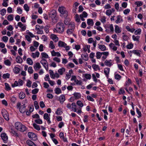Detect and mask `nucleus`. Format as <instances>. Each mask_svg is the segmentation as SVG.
I'll list each match as a JSON object with an SVG mask.
<instances>
[{
	"instance_id": "nucleus-41",
	"label": "nucleus",
	"mask_w": 146,
	"mask_h": 146,
	"mask_svg": "<svg viewBox=\"0 0 146 146\" xmlns=\"http://www.w3.org/2000/svg\"><path fill=\"white\" fill-rule=\"evenodd\" d=\"M83 77L88 80L90 79L91 77V75L90 74L87 73L83 74Z\"/></svg>"
},
{
	"instance_id": "nucleus-8",
	"label": "nucleus",
	"mask_w": 146,
	"mask_h": 146,
	"mask_svg": "<svg viewBox=\"0 0 146 146\" xmlns=\"http://www.w3.org/2000/svg\"><path fill=\"white\" fill-rule=\"evenodd\" d=\"M49 73L50 77L52 79H54L55 78H58L60 77L59 74L57 72H56L54 74L53 71L51 70H49Z\"/></svg>"
},
{
	"instance_id": "nucleus-13",
	"label": "nucleus",
	"mask_w": 146,
	"mask_h": 146,
	"mask_svg": "<svg viewBox=\"0 0 146 146\" xmlns=\"http://www.w3.org/2000/svg\"><path fill=\"white\" fill-rule=\"evenodd\" d=\"M28 135L29 137L33 141H36L37 139L36 135L33 132H29L28 133Z\"/></svg>"
},
{
	"instance_id": "nucleus-48",
	"label": "nucleus",
	"mask_w": 146,
	"mask_h": 146,
	"mask_svg": "<svg viewBox=\"0 0 146 146\" xmlns=\"http://www.w3.org/2000/svg\"><path fill=\"white\" fill-rule=\"evenodd\" d=\"M14 19V15L13 14L9 15L7 17V19L9 21H12Z\"/></svg>"
},
{
	"instance_id": "nucleus-20",
	"label": "nucleus",
	"mask_w": 146,
	"mask_h": 146,
	"mask_svg": "<svg viewBox=\"0 0 146 146\" xmlns=\"http://www.w3.org/2000/svg\"><path fill=\"white\" fill-rule=\"evenodd\" d=\"M104 64L107 66L111 67L113 64V61L112 60H106L104 62Z\"/></svg>"
},
{
	"instance_id": "nucleus-14",
	"label": "nucleus",
	"mask_w": 146,
	"mask_h": 146,
	"mask_svg": "<svg viewBox=\"0 0 146 146\" xmlns=\"http://www.w3.org/2000/svg\"><path fill=\"white\" fill-rule=\"evenodd\" d=\"M130 53H132L136 56L140 57L141 53V51L140 50H135L130 51L129 52L130 54Z\"/></svg>"
},
{
	"instance_id": "nucleus-30",
	"label": "nucleus",
	"mask_w": 146,
	"mask_h": 146,
	"mask_svg": "<svg viewBox=\"0 0 146 146\" xmlns=\"http://www.w3.org/2000/svg\"><path fill=\"white\" fill-rule=\"evenodd\" d=\"M82 58L85 61H87L88 59V55L87 53H85L81 55Z\"/></svg>"
},
{
	"instance_id": "nucleus-4",
	"label": "nucleus",
	"mask_w": 146,
	"mask_h": 146,
	"mask_svg": "<svg viewBox=\"0 0 146 146\" xmlns=\"http://www.w3.org/2000/svg\"><path fill=\"white\" fill-rule=\"evenodd\" d=\"M125 29L128 32L131 33H133L134 32V34L135 35H140L141 32V29L139 28L135 30V29L133 28H130L128 26H127L125 27Z\"/></svg>"
},
{
	"instance_id": "nucleus-60",
	"label": "nucleus",
	"mask_w": 146,
	"mask_h": 146,
	"mask_svg": "<svg viewBox=\"0 0 146 146\" xmlns=\"http://www.w3.org/2000/svg\"><path fill=\"white\" fill-rule=\"evenodd\" d=\"M23 8L27 12H28L29 10V7L27 4H24Z\"/></svg>"
},
{
	"instance_id": "nucleus-44",
	"label": "nucleus",
	"mask_w": 146,
	"mask_h": 146,
	"mask_svg": "<svg viewBox=\"0 0 146 146\" xmlns=\"http://www.w3.org/2000/svg\"><path fill=\"white\" fill-rule=\"evenodd\" d=\"M25 97V94L23 92H21L19 94V98L21 99H23Z\"/></svg>"
},
{
	"instance_id": "nucleus-31",
	"label": "nucleus",
	"mask_w": 146,
	"mask_h": 146,
	"mask_svg": "<svg viewBox=\"0 0 146 146\" xmlns=\"http://www.w3.org/2000/svg\"><path fill=\"white\" fill-rule=\"evenodd\" d=\"M73 95L75 98L76 99L80 98L81 96V95L80 93L75 92Z\"/></svg>"
},
{
	"instance_id": "nucleus-17",
	"label": "nucleus",
	"mask_w": 146,
	"mask_h": 146,
	"mask_svg": "<svg viewBox=\"0 0 146 146\" xmlns=\"http://www.w3.org/2000/svg\"><path fill=\"white\" fill-rule=\"evenodd\" d=\"M106 30H108L109 32L113 33L114 32V28L112 24H110L107 27Z\"/></svg>"
},
{
	"instance_id": "nucleus-11",
	"label": "nucleus",
	"mask_w": 146,
	"mask_h": 146,
	"mask_svg": "<svg viewBox=\"0 0 146 146\" xmlns=\"http://www.w3.org/2000/svg\"><path fill=\"white\" fill-rule=\"evenodd\" d=\"M50 114L45 113L43 115V118L44 120H46L47 123L48 124H50L51 123V121H50Z\"/></svg>"
},
{
	"instance_id": "nucleus-7",
	"label": "nucleus",
	"mask_w": 146,
	"mask_h": 146,
	"mask_svg": "<svg viewBox=\"0 0 146 146\" xmlns=\"http://www.w3.org/2000/svg\"><path fill=\"white\" fill-rule=\"evenodd\" d=\"M69 27H72L71 29H68L66 31V33L68 35H71L73 33L75 29L74 24V23L70 24L69 25Z\"/></svg>"
},
{
	"instance_id": "nucleus-54",
	"label": "nucleus",
	"mask_w": 146,
	"mask_h": 146,
	"mask_svg": "<svg viewBox=\"0 0 146 146\" xmlns=\"http://www.w3.org/2000/svg\"><path fill=\"white\" fill-rule=\"evenodd\" d=\"M4 64L8 66H10L11 65V62L8 59H7L4 61Z\"/></svg>"
},
{
	"instance_id": "nucleus-61",
	"label": "nucleus",
	"mask_w": 146,
	"mask_h": 146,
	"mask_svg": "<svg viewBox=\"0 0 146 146\" xmlns=\"http://www.w3.org/2000/svg\"><path fill=\"white\" fill-rule=\"evenodd\" d=\"M74 64L71 62H70L68 64L67 66V68H72L74 67Z\"/></svg>"
},
{
	"instance_id": "nucleus-23",
	"label": "nucleus",
	"mask_w": 146,
	"mask_h": 146,
	"mask_svg": "<svg viewBox=\"0 0 146 146\" xmlns=\"http://www.w3.org/2000/svg\"><path fill=\"white\" fill-rule=\"evenodd\" d=\"M41 66L39 62H37L35 64L33 65L34 68L35 70L37 71L40 69Z\"/></svg>"
},
{
	"instance_id": "nucleus-34",
	"label": "nucleus",
	"mask_w": 146,
	"mask_h": 146,
	"mask_svg": "<svg viewBox=\"0 0 146 146\" xmlns=\"http://www.w3.org/2000/svg\"><path fill=\"white\" fill-rule=\"evenodd\" d=\"M9 131L13 135V136H18V134L17 131L13 129H11Z\"/></svg>"
},
{
	"instance_id": "nucleus-29",
	"label": "nucleus",
	"mask_w": 146,
	"mask_h": 146,
	"mask_svg": "<svg viewBox=\"0 0 146 146\" xmlns=\"http://www.w3.org/2000/svg\"><path fill=\"white\" fill-rule=\"evenodd\" d=\"M50 38L55 42H57L58 40V37L56 35L54 34H52L51 35Z\"/></svg>"
},
{
	"instance_id": "nucleus-57",
	"label": "nucleus",
	"mask_w": 146,
	"mask_h": 146,
	"mask_svg": "<svg viewBox=\"0 0 146 146\" xmlns=\"http://www.w3.org/2000/svg\"><path fill=\"white\" fill-rule=\"evenodd\" d=\"M33 125L34 128L38 131H39L40 129V126L35 123L33 124Z\"/></svg>"
},
{
	"instance_id": "nucleus-19",
	"label": "nucleus",
	"mask_w": 146,
	"mask_h": 146,
	"mask_svg": "<svg viewBox=\"0 0 146 146\" xmlns=\"http://www.w3.org/2000/svg\"><path fill=\"white\" fill-rule=\"evenodd\" d=\"M110 49L112 50L113 51H116L117 49V48L115 45L113 43L111 42L109 45Z\"/></svg>"
},
{
	"instance_id": "nucleus-9",
	"label": "nucleus",
	"mask_w": 146,
	"mask_h": 146,
	"mask_svg": "<svg viewBox=\"0 0 146 146\" xmlns=\"http://www.w3.org/2000/svg\"><path fill=\"white\" fill-rule=\"evenodd\" d=\"M58 11L62 15L65 14L67 15L68 14V12L66 10V8L62 6L59 7Z\"/></svg>"
},
{
	"instance_id": "nucleus-36",
	"label": "nucleus",
	"mask_w": 146,
	"mask_h": 146,
	"mask_svg": "<svg viewBox=\"0 0 146 146\" xmlns=\"http://www.w3.org/2000/svg\"><path fill=\"white\" fill-rule=\"evenodd\" d=\"M77 105L78 106V108L82 109V108L84 106L83 103L80 100H78L76 102Z\"/></svg>"
},
{
	"instance_id": "nucleus-3",
	"label": "nucleus",
	"mask_w": 146,
	"mask_h": 146,
	"mask_svg": "<svg viewBox=\"0 0 146 146\" xmlns=\"http://www.w3.org/2000/svg\"><path fill=\"white\" fill-rule=\"evenodd\" d=\"M14 127L16 130L21 132L25 131L27 129V128L25 125L19 121L15 123Z\"/></svg>"
},
{
	"instance_id": "nucleus-39",
	"label": "nucleus",
	"mask_w": 146,
	"mask_h": 146,
	"mask_svg": "<svg viewBox=\"0 0 146 146\" xmlns=\"http://www.w3.org/2000/svg\"><path fill=\"white\" fill-rule=\"evenodd\" d=\"M100 20L102 23L104 24L106 21V17L105 16H102L100 17Z\"/></svg>"
},
{
	"instance_id": "nucleus-21",
	"label": "nucleus",
	"mask_w": 146,
	"mask_h": 146,
	"mask_svg": "<svg viewBox=\"0 0 146 146\" xmlns=\"http://www.w3.org/2000/svg\"><path fill=\"white\" fill-rule=\"evenodd\" d=\"M88 14L85 11L83 12L82 14L80 15L81 19L83 21H85V19H84V18H86Z\"/></svg>"
},
{
	"instance_id": "nucleus-28",
	"label": "nucleus",
	"mask_w": 146,
	"mask_h": 146,
	"mask_svg": "<svg viewBox=\"0 0 146 146\" xmlns=\"http://www.w3.org/2000/svg\"><path fill=\"white\" fill-rule=\"evenodd\" d=\"M123 21L122 17L120 15H118L117 16V20H116L115 22L117 24L120 23Z\"/></svg>"
},
{
	"instance_id": "nucleus-52",
	"label": "nucleus",
	"mask_w": 146,
	"mask_h": 146,
	"mask_svg": "<svg viewBox=\"0 0 146 146\" xmlns=\"http://www.w3.org/2000/svg\"><path fill=\"white\" fill-rule=\"evenodd\" d=\"M20 70V69L17 67H15L13 69L14 72L15 74H18Z\"/></svg>"
},
{
	"instance_id": "nucleus-25",
	"label": "nucleus",
	"mask_w": 146,
	"mask_h": 146,
	"mask_svg": "<svg viewBox=\"0 0 146 146\" xmlns=\"http://www.w3.org/2000/svg\"><path fill=\"white\" fill-rule=\"evenodd\" d=\"M110 68H106L104 69V72L107 78H108L109 75L110 74Z\"/></svg>"
},
{
	"instance_id": "nucleus-12",
	"label": "nucleus",
	"mask_w": 146,
	"mask_h": 146,
	"mask_svg": "<svg viewBox=\"0 0 146 146\" xmlns=\"http://www.w3.org/2000/svg\"><path fill=\"white\" fill-rule=\"evenodd\" d=\"M40 63L42 65L43 67L46 70L48 69V62L46 60L42 59L40 61Z\"/></svg>"
},
{
	"instance_id": "nucleus-5",
	"label": "nucleus",
	"mask_w": 146,
	"mask_h": 146,
	"mask_svg": "<svg viewBox=\"0 0 146 146\" xmlns=\"http://www.w3.org/2000/svg\"><path fill=\"white\" fill-rule=\"evenodd\" d=\"M17 107L19 109L20 112L22 113H23L26 111V106L25 104L21 105L20 102H18L17 103Z\"/></svg>"
},
{
	"instance_id": "nucleus-18",
	"label": "nucleus",
	"mask_w": 146,
	"mask_h": 146,
	"mask_svg": "<svg viewBox=\"0 0 146 146\" xmlns=\"http://www.w3.org/2000/svg\"><path fill=\"white\" fill-rule=\"evenodd\" d=\"M17 26L21 28L22 31H24L26 29V26L22 24L21 22H19L17 23Z\"/></svg>"
},
{
	"instance_id": "nucleus-55",
	"label": "nucleus",
	"mask_w": 146,
	"mask_h": 146,
	"mask_svg": "<svg viewBox=\"0 0 146 146\" xmlns=\"http://www.w3.org/2000/svg\"><path fill=\"white\" fill-rule=\"evenodd\" d=\"M5 89L7 91H9L11 90V88L9 85L7 83H5Z\"/></svg>"
},
{
	"instance_id": "nucleus-33",
	"label": "nucleus",
	"mask_w": 146,
	"mask_h": 146,
	"mask_svg": "<svg viewBox=\"0 0 146 146\" xmlns=\"http://www.w3.org/2000/svg\"><path fill=\"white\" fill-rule=\"evenodd\" d=\"M59 100L61 103H63L65 100V96L64 94L61 95L59 97Z\"/></svg>"
},
{
	"instance_id": "nucleus-26",
	"label": "nucleus",
	"mask_w": 146,
	"mask_h": 146,
	"mask_svg": "<svg viewBox=\"0 0 146 146\" xmlns=\"http://www.w3.org/2000/svg\"><path fill=\"white\" fill-rule=\"evenodd\" d=\"M59 137L60 139H62L64 142H68L67 139L66 137H64V133L63 132H60L59 134Z\"/></svg>"
},
{
	"instance_id": "nucleus-56",
	"label": "nucleus",
	"mask_w": 146,
	"mask_h": 146,
	"mask_svg": "<svg viewBox=\"0 0 146 146\" xmlns=\"http://www.w3.org/2000/svg\"><path fill=\"white\" fill-rule=\"evenodd\" d=\"M27 63L30 65H32L33 64V62L32 60L30 58H28L27 60Z\"/></svg>"
},
{
	"instance_id": "nucleus-24",
	"label": "nucleus",
	"mask_w": 146,
	"mask_h": 146,
	"mask_svg": "<svg viewBox=\"0 0 146 146\" xmlns=\"http://www.w3.org/2000/svg\"><path fill=\"white\" fill-rule=\"evenodd\" d=\"M52 56H57V57H60L61 55L60 53L59 52H55L54 50H53L50 52Z\"/></svg>"
},
{
	"instance_id": "nucleus-42",
	"label": "nucleus",
	"mask_w": 146,
	"mask_h": 146,
	"mask_svg": "<svg viewBox=\"0 0 146 146\" xmlns=\"http://www.w3.org/2000/svg\"><path fill=\"white\" fill-rule=\"evenodd\" d=\"M80 17V16L78 14H76L74 17V19L76 21L79 23L81 22Z\"/></svg>"
},
{
	"instance_id": "nucleus-38",
	"label": "nucleus",
	"mask_w": 146,
	"mask_h": 146,
	"mask_svg": "<svg viewBox=\"0 0 146 146\" xmlns=\"http://www.w3.org/2000/svg\"><path fill=\"white\" fill-rule=\"evenodd\" d=\"M87 24L88 25L93 26L94 24V23L93 20L90 19H87Z\"/></svg>"
},
{
	"instance_id": "nucleus-10",
	"label": "nucleus",
	"mask_w": 146,
	"mask_h": 146,
	"mask_svg": "<svg viewBox=\"0 0 146 146\" xmlns=\"http://www.w3.org/2000/svg\"><path fill=\"white\" fill-rule=\"evenodd\" d=\"M1 113L4 118L7 121L9 120L8 114L7 111L5 109H3L1 110Z\"/></svg>"
},
{
	"instance_id": "nucleus-45",
	"label": "nucleus",
	"mask_w": 146,
	"mask_h": 146,
	"mask_svg": "<svg viewBox=\"0 0 146 146\" xmlns=\"http://www.w3.org/2000/svg\"><path fill=\"white\" fill-rule=\"evenodd\" d=\"M140 38V36L138 35L135 36L134 35H133L132 36L133 40L135 41H139Z\"/></svg>"
},
{
	"instance_id": "nucleus-59",
	"label": "nucleus",
	"mask_w": 146,
	"mask_h": 146,
	"mask_svg": "<svg viewBox=\"0 0 146 146\" xmlns=\"http://www.w3.org/2000/svg\"><path fill=\"white\" fill-rule=\"evenodd\" d=\"M10 74L9 73H7L4 74L2 76L3 78L4 79L9 78Z\"/></svg>"
},
{
	"instance_id": "nucleus-49",
	"label": "nucleus",
	"mask_w": 146,
	"mask_h": 146,
	"mask_svg": "<svg viewBox=\"0 0 146 146\" xmlns=\"http://www.w3.org/2000/svg\"><path fill=\"white\" fill-rule=\"evenodd\" d=\"M41 55L42 56V59H44L43 58H48L49 57L48 56L46 53L43 52L41 53Z\"/></svg>"
},
{
	"instance_id": "nucleus-15",
	"label": "nucleus",
	"mask_w": 146,
	"mask_h": 146,
	"mask_svg": "<svg viewBox=\"0 0 146 146\" xmlns=\"http://www.w3.org/2000/svg\"><path fill=\"white\" fill-rule=\"evenodd\" d=\"M1 137L5 143H7L8 141V137L5 133H3L1 135Z\"/></svg>"
},
{
	"instance_id": "nucleus-32",
	"label": "nucleus",
	"mask_w": 146,
	"mask_h": 146,
	"mask_svg": "<svg viewBox=\"0 0 146 146\" xmlns=\"http://www.w3.org/2000/svg\"><path fill=\"white\" fill-rule=\"evenodd\" d=\"M40 53L38 51H36L35 53H32L31 56L33 58H35L36 57H38Z\"/></svg>"
},
{
	"instance_id": "nucleus-40",
	"label": "nucleus",
	"mask_w": 146,
	"mask_h": 146,
	"mask_svg": "<svg viewBox=\"0 0 146 146\" xmlns=\"http://www.w3.org/2000/svg\"><path fill=\"white\" fill-rule=\"evenodd\" d=\"M27 143L30 146H36V145L33 141L29 140H27Z\"/></svg>"
},
{
	"instance_id": "nucleus-47",
	"label": "nucleus",
	"mask_w": 146,
	"mask_h": 146,
	"mask_svg": "<svg viewBox=\"0 0 146 146\" xmlns=\"http://www.w3.org/2000/svg\"><path fill=\"white\" fill-rule=\"evenodd\" d=\"M92 67L95 71H97L98 70L100 69V68L98 65L96 64H93L92 66Z\"/></svg>"
},
{
	"instance_id": "nucleus-50",
	"label": "nucleus",
	"mask_w": 146,
	"mask_h": 146,
	"mask_svg": "<svg viewBox=\"0 0 146 146\" xmlns=\"http://www.w3.org/2000/svg\"><path fill=\"white\" fill-rule=\"evenodd\" d=\"M34 121L35 123L39 124H41L43 123L42 120L40 118V117L35 119Z\"/></svg>"
},
{
	"instance_id": "nucleus-43",
	"label": "nucleus",
	"mask_w": 146,
	"mask_h": 146,
	"mask_svg": "<svg viewBox=\"0 0 146 146\" xmlns=\"http://www.w3.org/2000/svg\"><path fill=\"white\" fill-rule=\"evenodd\" d=\"M16 61L17 63L20 64L21 63L23 62L22 58L19 56L16 57Z\"/></svg>"
},
{
	"instance_id": "nucleus-53",
	"label": "nucleus",
	"mask_w": 146,
	"mask_h": 146,
	"mask_svg": "<svg viewBox=\"0 0 146 146\" xmlns=\"http://www.w3.org/2000/svg\"><path fill=\"white\" fill-rule=\"evenodd\" d=\"M55 113L58 115H61L62 113V112L61 110V108H58L55 112Z\"/></svg>"
},
{
	"instance_id": "nucleus-63",
	"label": "nucleus",
	"mask_w": 146,
	"mask_h": 146,
	"mask_svg": "<svg viewBox=\"0 0 146 146\" xmlns=\"http://www.w3.org/2000/svg\"><path fill=\"white\" fill-rule=\"evenodd\" d=\"M28 72L30 74H32L33 73L34 71L31 66H30L28 68Z\"/></svg>"
},
{
	"instance_id": "nucleus-1",
	"label": "nucleus",
	"mask_w": 146,
	"mask_h": 146,
	"mask_svg": "<svg viewBox=\"0 0 146 146\" xmlns=\"http://www.w3.org/2000/svg\"><path fill=\"white\" fill-rule=\"evenodd\" d=\"M66 107L68 109L71 110L72 111L76 112L78 114L80 115L82 113L81 109L78 107L77 105L74 102H73L71 104H68Z\"/></svg>"
},
{
	"instance_id": "nucleus-62",
	"label": "nucleus",
	"mask_w": 146,
	"mask_h": 146,
	"mask_svg": "<svg viewBox=\"0 0 146 146\" xmlns=\"http://www.w3.org/2000/svg\"><path fill=\"white\" fill-rule=\"evenodd\" d=\"M34 105L36 110H37L39 108V106L37 101H35L34 103Z\"/></svg>"
},
{
	"instance_id": "nucleus-58",
	"label": "nucleus",
	"mask_w": 146,
	"mask_h": 146,
	"mask_svg": "<svg viewBox=\"0 0 146 146\" xmlns=\"http://www.w3.org/2000/svg\"><path fill=\"white\" fill-rule=\"evenodd\" d=\"M143 2L141 1H137L135 3V5H136L137 7L141 6L143 5Z\"/></svg>"
},
{
	"instance_id": "nucleus-22",
	"label": "nucleus",
	"mask_w": 146,
	"mask_h": 146,
	"mask_svg": "<svg viewBox=\"0 0 146 146\" xmlns=\"http://www.w3.org/2000/svg\"><path fill=\"white\" fill-rule=\"evenodd\" d=\"M88 42L89 44H90L93 42V44L94 47H96V40L94 41L92 38H90L88 39Z\"/></svg>"
},
{
	"instance_id": "nucleus-6",
	"label": "nucleus",
	"mask_w": 146,
	"mask_h": 146,
	"mask_svg": "<svg viewBox=\"0 0 146 146\" xmlns=\"http://www.w3.org/2000/svg\"><path fill=\"white\" fill-rule=\"evenodd\" d=\"M58 46L59 47H64L65 48L66 50H68L70 49L69 46H67L64 42L60 41L58 43Z\"/></svg>"
},
{
	"instance_id": "nucleus-16",
	"label": "nucleus",
	"mask_w": 146,
	"mask_h": 146,
	"mask_svg": "<svg viewBox=\"0 0 146 146\" xmlns=\"http://www.w3.org/2000/svg\"><path fill=\"white\" fill-rule=\"evenodd\" d=\"M35 30L37 31L36 32L37 34H42L43 33V31L41 29V27L38 25H36Z\"/></svg>"
},
{
	"instance_id": "nucleus-46",
	"label": "nucleus",
	"mask_w": 146,
	"mask_h": 146,
	"mask_svg": "<svg viewBox=\"0 0 146 146\" xmlns=\"http://www.w3.org/2000/svg\"><path fill=\"white\" fill-rule=\"evenodd\" d=\"M54 91L56 94H59L62 93V91L59 88H56L54 89Z\"/></svg>"
},
{
	"instance_id": "nucleus-35",
	"label": "nucleus",
	"mask_w": 146,
	"mask_h": 146,
	"mask_svg": "<svg viewBox=\"0 0 146 146\" xmlns=\"http://www.w3.org/2000/svg\"><path fill=\"white\" fill-rule=\"evenodd\" d=\"M98 46L99 48L101 50L104 51L106 50V47L104 45L98 44Z\"/></svg>"
},
{
	"instance_id": "nucleus-2",
	"label": "nucleus",
	"mask_w": 146,
	"mask_h": 146,
	"mask_svg": "<svg viewBox=\"0 0 146 146\" xmlns=\"http://www.w3.org/2000/svg\"><path fill=\"white\" fill-rule=\"evenodd\" d=\"M64 24L60 22L57 23L56 28H54L53 31L54 33H62L64 31Z\"/></svg>"
},
{
	"instance_id": "nucleus-27",
	"label": "nucleus",
	"mask_w": 146,
	"mask_h": 146,
	"mask_svg": "<svg viewBox=\"0 0 146 146\" xmlns=\"http://www.w3.org/2000/svg\"><path fill=\"white\" fill-rule=\"evenodd\" d=\"M121 29L117 25H115V31L117 34L120 33L121 32Z\"/></svg>"
},
{
	"instance_id": "nucleus-51",
	"label": "nucleus",
	"mask_w": 146,
	"mask_h": 146,
	"mask_svg": "<svg viewBox=\"0 0 146 146\" xmlns=\"http://www.w3.org/2000/svg\"><path fill=\"white\" fill-rule=\"evenodd\" d=\"M49 47L51 49H54L55 48V46L54 45L53 42L52 41H50L49 44Z\"/></svg>"
},
{
	"instance_id": "nucleus-64",
	"label": "nucleus",
	"mask_w": 146,
	"mask_h": 146,
	"mask_svg": "<svg viewBox=\"0 0 146 146\" xmlns=\"http://www.w3.org/2000/svg\"><path fill=\"white\" fill-rule=\"evenodd\" d=\"M102 53L100 52H98L96 53V57L97 59H100L102 56Z\"/></svg>"
},
{
	"instance_id": "nucleus-37",
	"label": "nucleus",
	"mask_w": 146,
	"mask_h": 146,
	"mask_svg": "<svg viewBox=\"0 0 146 146\" xmlns=\"http://www.w3.org/2000/svg\"><path fill=\"white\" fill-rule=\"evenodd\" d=\"M66 69L65 68L62 67L58 70V72L60 75L63 74L64 73Z\"/></svg>"
}]
</instances>
